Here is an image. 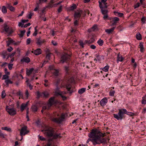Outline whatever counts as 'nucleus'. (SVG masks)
Wrapping results in <instances>:
<instances>
[{
  "mask_svg": "<svg viewBox=\"0 0 146 146\" xmlns=\"http://www.w3.org/2000/svg\"><path fill=\"white\" fill-rule=\"evenodd\" d=\"M26 82L27 83V85L29 86L30 90L32 89L33 86L29 82V79H27Z\"/></svg>",
  "mask_w": 146,
  "mask_h": 146,
  "instance_id": "34",
  "label": "nucleus"
},
{
  "mask_svg": "<svg viewBox=\"0 0 146 146\" xmlns=\"http://www.w3.org/2000/svg\"><path fill=\"white\" fill-rule=\"evenodd\" d=\"M97 28V25H94L91 28L89 29L88 30V31L89 33H90L92 31H95Z\"/></svg>",
  "mask_w": 146,
  "mask_h": 146,
  "instance_id": "19",
  "label": "nucleus"
},
{
  "mask_svg": "<svg viewBox=\"0 0 146 146\" xmlns=\"http://www.w3.org/2000/svg\"><path fill=\"white\" fill-rule=\"evenodd\" d=\"M71 86L70 84H68L66 86V88L68 91H70L71 89Z\"/></svg>",
  "mask_w": 146,
  "mask_h": 146,
  "instance_id": "51",
  "label": "nucleus"
},
{
  "mask_svg": "<svg viewBox=\"0 0 146 146\" xmlns=\"http://www.w3.org/2000/svg\"><path fill=\"white\" fill-rule=\"evenodd\" d=\"M5 82L7 86H8L9 84H12L13 83V82L9 79L5 80Z\"/></svg>",
  "mask_w": 146,
  "mask_h": 146,
  "instance_id": "44",
  "label": "nucleus"
},
{
  "mask_svg": "<svg viewBox=\"0 0 146 146\" xmlns=\"http://www.w3.org/2000/svg\"><path fill=\"white\" fill-rule=\"evenodd\" d=\"M7 7L11 11H15V8L11 5V4H7L6 5Z\"/></svg>",
  "mask_w": 146,
  "mask_h": 146,
  "instance_id": "18",
  "label": "nucleus"
},
{
  "mask_svg": "<svg viewBox=\"0 0 146 146\" xmlns=\"http://www.w3.org/2000/svg\"><path fill=\"white\" fill-rule=\"evenodd\" d=\"M53 139H56L58 138H60L61 137L60 134H53V135L52 136Z\"/></svg>",
  "mask_w": 146,
  "mask_h": 146,
  "instance_id": "27",
  "label": "nucleus"
},
{
  "mask_svg": "<svg viewBox=\"0 0 146 146\" xmlns=\"http://www.w3.org/2000/svg\"><path fill=\"white\" fill-rule=\"evenodd\" d=\"M99 7L101 9V12L102 13L103 15L108 14V11L106 9V8L104 7H103V5L101 3L99 2Z\"/></svg>",
  "mask_w": 146,
  "mask_h": 146,
  "instance_id": "8",
  "label": "nucleus"
},
{
  "mask_svg": "<svg viewBox=\"0 0 146 146\" xmlns=\"http://www.w3.org/2000/svg\"><path fill=\"white\" fill-rule=\"evenodd\" d=\"M54 71L53 72L54 74L56 76H57L58 75V71L54 69Z\"/></svg>",
  "mask_w": 146,
  "mask_h": 146,
  "instance_id": "52",
  "label": "nucleus"
},
{
  "mask_svg": "<svg viewBox=\"0 0 146 146\" xmlns=\"http://www.w3.org/2000/svg\"><path fill=\"white\" fill-rule=\"evenodd\" d=\"M34 69L33 68H32L29 70H27L26 72L27 74L29 76L32 73V72L34 70Z\"/></svg>",
  "mask_w": 146,
  "mask_h": 146,
  "instance_id": "26",
  "label": "nucleus"
},
{
  "mask_svg": "<svg viewBox=\"0 0 146 146\" xmlns=\"http://www.w3.org/2000/svg\"><path fill=\"white\" fill-rule=\"evenodd\" d=\"M141 103L143 104H146V95H145L142 98Z\"/></svg>",
  "mask_w": 146,
  "mask_h": 146,
  "instance_id": "35",
  "label": "nucleus"
},
{
  "mask_svg": "<svg viewBox=\"0 0 146 146\" xmlns=\"http://www.w3.org/2000/svg\"><path fill=\"white\" fill-rule=\"evenodd\" d=\"M52 121L58 123H60L62 122V119L59 117H53L51 119Z\"/></svg>",
  "mask_w": 146,
  "mask_h": 146,
  "instance_id": "12",
  "label": "nucleus"
},
{
  "mask_svg": "<svg viewBox=\"0 0 146 146\" xmlns=\"http://www.w3.org/2000/svg\"><path fill=\"white\" fill-rule=\"evenodd\" d=\"M4 31L8 34V36H9L14 32L12 28L6 24L4 25Z\"/></svg>",
  "mask_w": 146,
  "mask_h": 146,
  "instance_id": "6",
  "label": "nucleus"
},
{
  "mask_svg": "<svg viewBox=\"0 0 146 146\" xmlns=\"http://www.w3.org/2000/svg\"><path fill=\"white\" fill-rule=\"evenodd\" d=\"M2 129H3L5 130H6L7 131L11 132V128H8L7 127H3L2 128Z\"/></svg>",
  "mask_w": 146,
  "mask_h": 146,
  "instance_id": "38",
  "label": "nucleus"
},
{
  "mask_svg": "<svg viewBox=\"0 0 146 146\" xmlns=\"http://www.w3.org/2000/svg\"><path fill=\"white\" fill-rule=\"evenodd\" d=\"M115 91L111 90L109 92V95L111 96H113L115 93Z\"/></svg>",
  "mask_w": 146,
  "mask_h": 146,
  "instance_id": "42",
  "label": "nucleus"
},
{
  "mask_svg": "<svg viewBox=\"0 0 146 146\" xmlns=\"http://www.w3.org/2000/svg\"><path fill=\"white\" fill-rule=\"evenodd\" d=\"M96 56L98 60L100 61V60L101 58L99 53L96 54Z\"/></svg>",
  "mask_w": 146,
  "mask_h": 146,
  "instance_id": "53",
  "label": "nucleus"
},
{
  "mask_svg": "<svg viewBox=\"0 0 146 146\" xmlns=\"http://www.w3.org/2000/svg\"><path fill=\"white\" fill-rule=\"evenodd\" d=\"M9 78V76H8L7 74L4 75L3 76L2 79L3 80H5L6 79L8 78Z\"/></svg>",
  "mask_w": 146,
  "mask_h": 146,
  "instance_id": "50",
  "label": "nucleus"
},
{
  "mask_svg": "<svg viewBox=\"0 0 146 146\" xmlns=\"http://www.w3.org/2000/svg\"><path fill=\"white\" fill-rule=\"evenodd\" d=\"M62 6L61 5L58 9V13H60L62 11Z\"/></svg>",
  "mask_w": 146,
  "mask_h": 146,
  "instance_id": "55",
  "label": "nucleus"
},
{
  "mask_svg": "<svg viewBox=\"0 0 146 146\" xmlns=\"http://www.w3.org/2000/svg\"><path fill=\"white\" fill-rule=\"evenodd\" d=\"M21 62H25L28 63L30 62V60L29 57H26L21 59Z\"/></svg>",
  "mask_w": 146,
  "mask_h": 146,
  "instance_id": "21",
  "label": "nucleus"
},
{
  "mask_svg": "<svg viewBox=\"0 0 146 146\" xmlns=\"http://www.w3.org/2000/svg\"><path fill=\"white\" fill-rule=\"evenodd\" d=\"M70 58V56L67 54H64L62 55L60 62L64 63L68 61Z\"/></svg>",
  "mask_w": 146,
  "mask_h": 146,
  "instance_id": "5",
  "label": "nucleus"
},
{
  "mask_svg": "<svg viewBox=\"0 0 146 146\" xmlns=\"http://www.w3.org/2000/svg\"><path fill=\"white\" fill-rule=\"evenodd\" d=\"M6 96L5 91L4 90L1 93V97L2 98H5Z\"/></svg>",
  "mask_w": 146,
  "mask_h": 146,
  "instance_id": "48",
  "label": "nucleus"
},
{
  "mask_svg": "<svg viewBox=\"0 0 146 146\" xmlns=\"http://www.w3.org/2000/svg\"><path fill=\"white\" fill-rule=\"evenodd\" d=\"M25 30H24L23 31H20L21 33L20 34H19V36L20 37H22L23 36L25 32Z\"/></svg>",
  "mask_w": 146,
  "mask_h": 146,
  "instance_id": "37",
  "label": "nucleus"
},
{
  "mask_svg": "<svg viewBox=\"0 0 146 146\" xmlns=\"http://www.w3.org/2000/svg\"><path fill=\"white\" fill-rule=\"evenodd\" d=\"M76 8V6L75 4L73 3L72 4V6L70 7V10H73L75 9Z\"/></svg>",
  "mask_w": 146,
  "mask_h": 146,
  "instance_id": "43",
  "label": "nucleus"
},
{
  "mask_svg": "<svg viewBox=\"0 0 146 146\" xmlns=\"http://www.w3.org/2000/svg\"><path fill=\"white\" fill-rule=\"evenodd\" d=\"M124 114H127V111L125 109H119L118 114H114L113 117L117 120H121L123 118V115Z\"/></svg>",
  "mask_w": 146,
  "mask_h": 146,
  "instance_id": "3",
  "label": "nucleus"
},
{
  "mask_svg": "<svg viewBox=\"0 0 146 146\" xmlns=\"http://www.w3.org/2000/svg\"><path fill=\"white\" fill-rule=\"evenodd\" d=\"M104 15V16L103 17V18L104 20H106L108 19V14L105 15Z\"/></svg>",
  "mask_w": 146,
  "mask_h": 146,
  "instance_id": "54",
  "label": "nucleus"
},
{
  "mask_svg": "<svg viewBox=\"0 0 146 146\" xmlns=\"http://www.w3.org/2000/svg\"><path fill=\"white\" fill-rule=\"evenodd\" d=\"M17 94L19 95V99H20L21 98H23V94L22 93H21L20 90L19 91L17 92Z\"/></svg>",
  "mask_w": 146,
  "mask_h": 146,
  "instance_id": "45",
  "label": "nucleus"
},
{
  "mask_svg": "<svg viewBox=\"0 0 146 146\" xmlns=\"http://www.w3.org/2000/svg\"><path fill=\"white\" fill-rule=\"evenodd\" d=\"M45 42L44 39H42L40 37H39L36 39V43L37 45L41 46Z\"/></svg>",
  "mask_w": 146,
  "mask_h": 146,
  "instance_id": "10",
  "label": "nucleus"
},
{
  "mask_svg": "<svg viewBox=\"0 0 146 146\" xmlns=\"http://www.w3.org/2000/svg\"><path fill=\"white\" fill-rule=\"evenodd\" d=\"M29 101L27 102L26 104L23 103L21 105V110L22 112L25 109V108L27 106V104Z\"/></svg>",
  "mask_w": 146,
  "mask_h": 146,
  "instance_id": "16",
  "label": "nucleus"
},
{
  "mask_svg": "<svg viewBox=\"0 0 146 146\" xmlns=\"http://www.w3.org/2000/svg\"><path fill=\"white\" fill-rule=\"evenodd\" d=\"M27 126H25L21 128L20 130V134L22 137L23 135H25L29 133V131L27 130Z\"/></svg>",
  "mask_w": 146,
  "mask_h": 146,
  "instance_id": "7",
  "label": "nucleus"
},
{
  "mask_svg": "<svg viewBox=\"0 0 146 146\" xmlns=\"http://www.w3.org/2000/svg\"><path fill=\"white\" fill-rule=\"evenodd\" d=\"M82 13V11L81 10H77L75 11L74 14L75 19L79 20L81 14Z\"/></svg>",
  "mask_w": 146,
  "mask_h": 146,
  "instance_id": "9",
  "label": "nucleus"
},
{
  "mask_svg": "<svg viewBox=\"0 0 146 146\" xmlns=\"http://www.w3.org/2000/svg\"><path fill=\"white\" fill-rule=\"evenodd\" d=\"M115 27H113L109 29H106L105 30V32L108 34L111 33L115 29Z\"/></svg>",
  "mask_w": 146,
  "mask_h": 146,
  "instance_id": "22",
  "label": "nucleus"
},
{
  "mask_svg": "<svg viewBox=\"0 0 146 146\" xmlns=\"http://www.w3.org/2000/svg\"><path fill=\"white\" fill-rule=\"evenodd\" d=\"M13 66V64H9L8 65L9 69L10 70H11Z\"/></svg>",
  "mask_w": 146,
  "mask_h": 146,
  "instance_id": "63",
  "label": "nucleus"
},
{
  "mask_svg": "<svg viewBox=\"0 0 146 146\" xmlns=\"http://www.w3.org/2000/svg\"><path fill=\"white\" fill-rule=\"evenodd\" d=\"M50 107H49L48 106V105L47 104L46 106H43L42 107V109L44 110H48L50 109Z\"/></svg>",
  "mask_w": 146,
  "mask_h": 146,
  "instance_id": "47",
  "label": "nucleus"
},
{
  "mask_svg": "<svg viewBox=\"0 0 146 146\" xmlns=\"http://www.w3.org/2000/svg\"><path fill=\"white\" fill-rule=\"evenodd\" d=\"M33 15V13H32L31 12H30L29 13L28 15V18L29 19H31L32 16Z\"/></svg>",
  "mask_w": 146,
  "mask_h": 146,
  "instance_id": "61",
  "label": "nucleus"
},
{
  "mask_svg": "<svg viewBox=\"0 0 146 146\" xmlns=\"http://www.w3.org/2000/svg\"><path fill=\"white\" fill-rule=\"evenodd\" d=\"M119 20V18L116 17H115L112 18V20L110 21V23H111V26H113L116 25L117 22Z\"/></svg>",
  "mask_w": 146,
  "mask_h": 146,
  "instance_id": "11",
  "label": "nucleus"
},
{
  "mask_svg": "<svg viewBox=\"0 0 146 146\" xmlns=\"http://www.w3.org/2000/svg\"><path fill=\"white\" fill-rule=\"evenodd\" d=\"M41 131L49 137H52L54 132L52 128L47 126L44 129L42 130Z\"/></svg>",
  "mask_w": 146,
  "mask_h": 146,
  "instance_id": "2",
  "label": "nucleus"
},
{
  "mask_svg": "<svg viewBox=\"0 0 146 146\" xmlns=\"http://www.w3.org/2000/svg\"><path fill=\"white\" fill-rule=\"evenodd\" d=\"M105 135L104 134L97 129H92L88 135L89 137L92 138V139L89 138L87 141V143L91 141L94 145L101 143L104 144H107L109 142V139L108 138L102 139Z\"/></svg>",
  "mask_w": 146,
  "mask_h": 146,
  "instance_id": "1",
  "label": "nucleus"
},
{
  "mask_svg": "<svg viewBox=\"0 0 146 146\" xmlns=\"http://www.w3.org/2000/svg\"><path fill=\"white\" fill-rule=\"evenodd\" d=\"M7 39L9 40H8L6 41V42L7 43V46H8L11 43L14 42V41L10 38H8Z\"/></svg>",
  "mask_w": 146,
  "mask_h": 146,
  "instance_id": "20",
  "label": "nucleus"
},
{
  "mask_svg": "<svg viewBox=\"0 0 146 146\" xmlns=\"http://www.w3.org/2000/svg\"><path fill=\"white\" fill-rule=\"evenodd\" d=\"M60 118V119H62V122L63 121V120L65 118V115L64 114H62L61 115V116Z\"/></svg>",
  "mask_w": 146,
  "mask_h": 146,
  "instance_id": "57",
  "label": "nucleus"
},
{
  "mask_svg": "<svg viewBox=\"0 0 146 146\" xmlns=\"http://www.w3.org/2000/svg\"><path fill=\"white\" fill-rule=\"evenodd\" d=\"M114 13L115 15L120 17H122L123 15V13H121L117 12H114Z\"/></svg>",
  "mask_w": 146,
  "mask_h": 146,
  "instance_id": "30",
  "label": "nucleus"
},
{
  "mask_svg": "<svg viewBox=\"0 0 146 146\" xmlns=\"http://www.w3.org/2000/svg\"><path fill=\"white\" fill-rule=\"evenodd\" d=\"M42 50L40 48H38L34 51V54L36 55H38L41 54Z\"/></svg>",
  "mask_w": 146,
  "mask_h": 146,
  "instance_id": "15",
  "label": "nucleus"
},
{
  "mask_svg": "<svg viewBox=\"0 0 146 146\" xmlns=\"http://www.w3.org/2000/svg\"><path fill=\"white\" fill-rule=\"evenodd\" d=\"M95 41V40L93 38H91L90 40H86L85 41V42L86 43H87L88 44H91L94 42Z\"/></svg>",
  "mask_w": 146,
  "mask_h": 146,
  "instance_id": "25",
  "label": "nucleus"
},
{
  "mask_svg": "<svg viewBox=\"0 0 146 146\" xmlns=\"http://www.w3.org/2000/svg\"><path fill=\"white\" fill-rule=\"evenodd\" d=\"M42 95L45 97H47L49 96L48 93L47 92H44L42 93Z\"/></svg>",
  "mask_w": 146,
  "mask_h": 146,
  "instance_id": "40",
  "label": "nucleus"
},
{
  "mask_svg": "<svg viewBox=\"0 0 146 146\" xmlns=\"http://www.w3.org/2000/svg\"><path fill=\"white\" fill-rule=\"evenodd\" d=\"M79 43L80 46H81L82 48H84V43H83V42L81 40L79 42Z\"/></svg>",
  "mask_w": 146,
  "mask_h": 146,
  "instance_id": "62",
  "label": "nucleus"
},
{
  "mask_svg": "<svg viewBox=\"0 0 146 146\" xmlns=\"http://www.w3.org/2000/svg\"><path fill=\"white\" fill-rule=\"evenodd\" d=\"M107 0H101V1H99L98 2H100V3H101L103 5H104V6H103V7H104L106 8H107L108 5H107V3L106 2Z\"/></svg>",
  "mask_w": 146,
  "mask_h": 146,
  "instance_id": "17",
  "label": "nucleus"
},
{
  "mask_svg": "<svg viewBox=\"0 0 146 146\" xmlns=\"http://www.w3.org/2000/svg\"><path fill=\"white\" fill-rule=\"evenodd\" d=\"M57 94H58L60 96H61L62 95V94H66V93L65 92H57Z\"/></svg>",
  "mask_w": 146,
  "mask_h": 146,
  "instance_id": "59",
  "label": "nucleus"
},
{
  "mask_svg": "<svg viewBox=\"0 0 146 146\" xmlns=\"http://www.w3.org/2000/svg\"><path fill=\"white\" fill-rule=\"evenodd\" d=\"M108 102V100L106 98H103L100 102V105L102 106L105 105Z\"/></svg>",
  "mask_w": 146,
  "mask_h": 146,
  "instance_id": "14",
  "label": "nucleus"
},
{
  "mask_svg": "<svg viewBox=\"0 0 146 146\" xmlns=\"http://www.w3.org/2000/svg\"><path fill=\"white\" fill-rule=\"evenodd\" d=\"M0 55L3 58H5L7 55V52L6 51H3L0 53Z\"/></svg>",
  "mask_w": 146,
  "mask_h": 146,
  "instance_id": "23",
  "label": "nucleus"
},
{
  "mask_svg": "<svg viewBox=\"0 0 146 146\" xmlns=\"http://www.w3.org/2000/svg\"><path fill=\"white\" fill-rule=\"evenodd\" d=\"M0 137L5 138V135H4L3 133L1 132V131H0Z\"/></svg>",
  "mask_w": 146,
  "mask_h": 146,
  "instance_id": "58",
  "label": "nucleus"
},
{
  "mask_svg": "<svg viewBox=\"0 0 146 146\" xmlns=\"http://www.w3.org/2000/svg\"><path fill=\"white\" fill-rule=\"evenodd\" d=\"M127 114L131 116L137 115V114L136 113H135L132 112H127Z\"/></svg>",
  "mask_w": 146,
  "mask_h": 146,
  "instance_id": "46",
  "label": "nucleus"
},
{
  "mask_svg": "<svg viewBox=\"0 0 146 146\" xmlns=\"http://www.w3.org/2000/svg\"><path fill=\"white\" fill-rule=\"evenodd\" d=\"M140 6V3H137V4L134 5V8L136 9V8L139 7Z\"/></svg>",
  "mask_w": 146,
  "mask_h": 146,
  "instance_id": "60",
  "label": "nucleus"
},
{
  "mask_svg": "<svg viewBox=\"0 0 146 146\" xmlns=\"http://www.w3.org/2000/svg\"><path fill=\"white\" fill-rule=\"evenodd\" d=\"M85 88H82L80 89L78 91V93L80 94H82L85 91Z\"/></svg>",
  "mask_w": 146,
  "mask_h": 146,
  "instance_id": "33",
  "label": "nucleus"
},
{
  "mask_svg": "<svg viewBox=\"0 0 146 146\" xmlns=\"http://www.w3.org/2000/svg\"><path fill=\"white\" fill-rule=\"evenodd\" d=\"M31 109L33 111L36 112L38 108L36 105H33L32 106Z\"/></svg>",
  "mask_w": 146,
  "mask_h": 146,
  "instance_id": "29",
  "label": "nucleus"
},
{
  "mask_svg": "<svg viewBox=\"0 0 146 146\" xmlns=\"http://www.w3.org/2000/svg\"><path fill=\"white\" fill-rule=\"evenodd\" d=\"M55 0H51L50 2L49 3L48 7H52V4L53 3L55 2Z\"/></svg>",
  "mask_w": 146,
  "mask_h": 146,
  "instance_id": "41",
  "label": "nucleus"
},
{
  "mask_svg": "<svg viewBox=\"0 0 146 146\" xmlns=\"http://www.w3.org/2000/svg\"><path fill=\"white\" fill-rule=\"evenodd\" d=\"M1 11L2 12L4 13L5 14L7 13V9L5 6H3L2 7Z\"/></svg>",
  "mask_w": 146,
  "mask_h": 146,
  "instance_id": "31",
  "label": "nucleus"
},
{
  "mask_svg": "<svg viewBox=\"0 0 146 146\" xmlns=\"http://www.w3.org/2000/svg\"><path fill=\"white\" fill-rule=\"evenodd\" d=\"M139 48H140V50L141 52H143L144 50V48L143 47V44L141 42L139 43Z\"/></svg>",
  "mask_w": 146,
  "mask_h": 146,
  "instance_id": "28",
  "label": "nucleus"
},
{
  "mask_svg": "<svg viewBox=\"0 0 146 146\" xmlns=\"http://www.w3.org/2000/svg\"><path fill=\"white\" fill-rule=\"evenodd\" d=\"M109 68V66H106L102 69V70L106 72H107Z\"/></svg>",
  "mask_w": 146,
  "mask_h": 146,
  "instance_id": "39",
  "label": "nucleus"
},
{
  "mask_svg": "<svg viewBox=\"0 0 146 146\" xmlns=\"http://www.w3.org/2000/svg\"><path fill=\"white\" fill-rule=\"evenodd\" d=\"M55 97H51L49 100V102L47 104L48 106L49 107H51V106L54 104V99Z\"/></svg>",
  "mask_w": 146,
  "mask_h": 146,
  "instance_id": "13",
  "label": "nucleus"
},
{
  "mask_svg": "<svg viewBox=\"0 0 146 146\" xmlns=\"http://www.w3.org/2000/svg\"><path fill=\"white\" fill-rule=\"evenodd\" d=\"M6 111L11 115H14L17 113V110L14 108H11L9 106H6Z\"/></svg>",
  "mask_w": 146,
  "mask_h": 146,
  "instance_id": "4",
  "label": "nucleus"
},
{
  "mask_svg": "<svg viewBox=\"0 0 146 146\" xmlns=\"http://www.w3.org/2000/svg\"><path fill=\"white\" fill-rule=\"evenodd\" d=\"M40 139V140L41 141H45L46 140V139L44 138L42 136H40V135H39L38 136Z\"/></svg>",
  "mask_w": 146,
  "mask_h": 146,
  "instance_id": "56",
  "label": "nucleus"
},
{
  "mask_svg": "<svg viewBox=\"0 0 146 146\" xmlns=\"http://www.w3.org/2000/svg\"><path fill=\"white\" fill-rule=\"evenodd\" d=\"M51 139H49L48 140L47 143L44 145V146H51L52 143L50 142Z\"/></svg>",
  "mask_w": 146,
  "mask_h": 146,
  "instance_id": "49",
  "label": "nucleus"
},
{
  "mask_svg": "<svg viewBox=\"0 0 146 146\" xmlns=\"http://www.w3.org/2000/svg\"><path fill=\"white\" fill-rule=\"evenodd\" d=\"M136 38L138 40H141L142 39V37L141 35L139 33H137L136 35Z\"/></svg>",
  "mask_w": 146,
  "mask_h": 146,
  "instance_id": "32",
  "label": "nucleus"
},
{
  "mask_svg": "<svg viewBox=\"0 0 146 146\" xmlns=\"http://www.w3.org/2000/svg\"><path fill=\"white\" fill-rule=\"evenodd\" d=\"M31 40L30 38H29L27 39L26 41L27 44H30Z\"/></svg>",
  "mask_w": 146,
  "mask_h": 146,
  "instance_id": "64",
  "label": "nucleus"
},
{
  "mask_svg": "<svg viewBox=\"0 0 146 146\" xmlns=\"http://www.w3.org/2000/svg\"><path fill=\"white\" fill-rule=\"evenodd\" d=\"M117 61L120 62L122 61L124 59V58L122 57V56L119 53L117 55Z\"/></svg>",
  "mask_w": 146,
  "mask_h": 146,
  "instance_id": "24",
  "label": "nucleus"
},
{
  "mask_svg": "<svg viewBox=\"0 0 146 146\" xmlns=\"http://www.w3.org/2000/svg\"><path fill=\"white\" fill-rule=\"evenodd\" d=\"M97 43L100 46H102L104 44L103 40L100 39L98 41Z\"/></svg>",
  "mask_w": 146,
  "mask_h": 146,
  "instance_id": "36",
  "label": "nucleus"
}]
</instances>
